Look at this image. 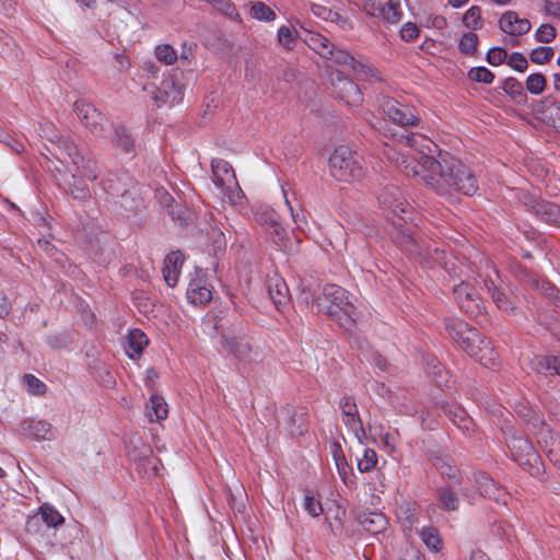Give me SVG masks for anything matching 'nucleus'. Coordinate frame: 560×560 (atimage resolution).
<instances>
[{
    "mask_svg": "<svg viewBox=\"0 0 560 560\" xmlns=\"http://www.w3.org/2000/svg\"><path fill=\"white\" fill-rule=\"evenodd\" d=\"M332 86L336 97L343 101L346 104L355 106L362 102L361 90L354 81L338 75Z\"/></svg>",
    "mask_w": 560,
    "mask_h": 560,
    "instance_id": "21",
    "label": "nucleus"
},
{
    "mask_svg": "<svg viewBox=\"0 0 560 560\" xmlns=\"http://www.w3.org/2000/svg\"><path fill=\"white\" fill-rule=\"evenodd\" d=\"M23 378L31 394L43 395L45 393L46 385L33 374H25Z\"/></svg>",
    "mask_w": 560,
    "mask_h": 560,
    "instance_id": "63",
    "label": "nucleus"
},
{
    "mask_svg": "<svg viewBox=\"0 0 560 560\" xmlns=\"http://www.w3.org/2000/svg\"><path fill=\"white\" fill-rule=\"evenodd\" d=\"M316 306L319 312L336 318L345 327L354 324L355 307L349 302L348 292L337 284L327 283L323 287L316 298Z\"/></svg>",
    "mask_w": 560,
    "mask_h": 560,
    "instance_id": "5",
    "label": "nucleus"
},
{
    "mask_svg": "<svg viewBox=\"0 0 560 560\" xmlns=\"http://www.w3.org/2000/svg\"><path fill=\"white\" fill-rule=\"evenodd\" d=\"M39 515H40V518L43 520V522L48 527L56 528L59 525L63 524V522H65V518L62 517V515L55 508H52L49 504H43L39 508Z\"/></svg>",
    "mask_w": 560,
    "mask_h": 560,
    "instance_id": "41",
    "label": "nucleus"
},
{
    "mask_svg": "<svg viewBox=\"0 0 560 560\" xmlns=\"http://www.w3.org/2000/svg\"><path fill=\"white\" fill-rule=\"evenodd\" d=\"M213 183L222 195L235 202L241 198L242 189L236 179L232 165L223 159H213L211 162Z\"/></svg>",
    "mask_w": 560,
    "mask_h": 560,
    "instance_id": "11",
    "label": "nucleus"
},
{
    "mask_svg": "<svg viewBox=\"0 0 560 560\" xmlns=\"http://www.w3.org/2000/svg\"><path fill=\"white\" fill-rule=\"evenodd\" d=\"M418 249L419 252H422L423 255L416 250L406 252L418 258L419 261L428 268H432L435 264H440L452 278H460L462 270L458 271L459 268L456 266V259L451 255H447L444 249L439 248L435 243L425 241L418 235Z\"/></svg>",
    "mask_w": 560,
    "mask_h": 560,
    "instance_id": "8",
    "label": "nucleus"
},
{
    "mask_svg": "<svg viewBox=\"0 0 560 560\" xmlns=\"http://www.w3.org/2000/svg\"><path fill=\"white\" fill-rule=\"evenodd\" d=\"M420 538L427 548L433 552H439L442 548V538L438 528L428 526L423 527L420 533Z\"/></svg>",
    "mask_w": 560,
    "mask_h": 560,
    "instance_id": "40",
    "label": "nucleus"
},
{
    "mask_svg": "<svg viewBox=\"0 0 560 560\" xmlns=\"http://www.w3.org/2000/svg\"><path fill=\"white\" fill-rule=\"evenodd\" d=\"M362 162L363 159L359 154L346 145H340L329 158L330 173L340 182L360 180L365 175Z\"/></svg>",
    "mask_w": 560,
    "mask_h": 560,
    "instance_id": "6",
    "label": "nucleus"
},
{
    "mask_svg": "<svg viewBox=\"0 0 560 560\" xmlns=\"http://www.w3.org/2000/svg\"><path fill=\"white\" fill-rule=\"evenodd\" d=\"M526 90L535 95L541 94L546 89V78L541 73H532L526 79Z\"/></svg>",
    "mask_w": 560,
    "mask_h": 560,
    "instance_id": "49",
    "label": "nucleus"
},
{
    "mask_svg": "<svg viewBox=\"0 0 560 560\" xmlns=\"http://www.w3.org/2000/svg\"><path fill=\"white\" fill-rule=\"evenodd\" d=\"M463 23L472 31L480 30L482 27L480 8L477 5L469 8L463 16Z\"/></svg>",
    "mask_w": 560,
    "mask_h": 560,
    "instance_id": "44",
    "label": "nucleus"
},
{
    "mask_svg": "<svg viewBox=\"0 0 560 560\" xmlns=\"http://www.w3.org/2000/svg\"><path fill=\"white\" fill-rule=\"evenodd\" d=\"M26 430L36 440H51L54 439V429L51 424L45 420H31Z\"/></svg>",
    "mask_w": 560,
    "mask_h": 560,
    "instance_id": "39",
    "label": "nucleus"
},
{
    "mask_svg": "<svg viewBox=\"0 0 560 560\" xmlns=\"http://www.w3.org/2000/svg\"><path fill=\"white\" fill-rule=\"evenodd\" d=\"M378 15L385 23L397 24L402 19V10L399 0H388L377 9Z\"/></svg>",
    "mask_w": 560,
    "mask_h": 560,
    "instance_id": "35",
    "label": "nucleus"
},
{
    "mask_svg": "<svg viewBox=\"0 0 560 560\" xmlns=\"http://www.w3.org/2000/svg\"><path fill=\"white\" fill-rule=\"evenodd\" d=\"M377 464V454L372 448H364L363 454L358 458V470L360 472L371 471Z\"/></svg>",
    "mask_w": 560,
    "mask_h": 560,
    "instance_id": "45",
    "label": "nucleus"
},
{
    "mask_svg": "<svg viewBox=\"0 0 560 560\" xmlns=\"http://www.w3.org/2000/svg\"><path fill=\"white\" fill-rule=\"evenodd\" d=\"M304 509L313 517H317L323 513L322 503L310 493H306L304 497Z\"/></svg>",
    "mask_w": 560,
    "mask_h": 560,
    "instance_id": "64",
    "label": "nucleus"
},
{
    "mask_svg": "<svg viewBox=\"0 0 560 560\" xmlns=\"http://www.w3.org/2000/svg\"><path fill=\"white\" fill-rule=\"evenodd\" d=\"M252 15L259 21L270 22L276 19L275 11L264 2H255L252 5Z\"/></svg>",
    "mask_w": 560,
    "mask_h": 560,
    "instance_id": "50",
    "label": "nucleus"
},
{
    "mask_svg": "<svg viewBox=\"0 0 560 560\" xmlns=\"http://www.w3.org/2000/svg\"><path fill=\"white\" fill-rule=\"evenodd\" d=\"M395 160L407 176L419 177L440 196L452 197L454 192L472 196L478 190L470 168L447 153L440 154V160L427 158L422 166L406 154L399 153Z\"/></svg>",
    "mask_w": 560,
    "mask_h": 560,
    "instance_id": "1",
    "label": "nucleus"
},
{
    "mask_svg": "<svg viewBox=\"0 0 560 560\" xmlns=\"http://www.w3.org/2000/svg\"><path fill=\"white\" fill-rule=\"evenodd\" d=\"M136 179L128 173H108L100 183L103 191L106 194L107 199L113 201L117 198L128 186L132 185Z\"/></svg>",
    "mask_w": 560,
    "mask_h": 560,
    "instance_id": "20",
    "label": "nucleus"
},
{
    "mask_svg": "<svg viewBox=\"0 0 560 560\" xmlns=\"http://www.w3.org/2000/svg\"><path fill=\"white\" fill-rule=\"evenodd\" d=\"M395 160L407 176L419 177L440 196L452 197L454 192L472 196L478 190L470 168L447 153L440 154V160L427 158L422 166L406 154L399 153Z\"/></svg>",
    "mask_w": 560,
    "mask_h": 560,
    "instance_id": "2",
    "label": "nucleus"
},
{
    "mask_svg": "<svg viewBox=\"0 0 560 560\" xmlns=\"http://www.w3.org/2000/svg\"><path fill=\"white\" fill-rule=\"evenodd\" d=\"M511 272L517 280L526 284H529L536 290L538 289L542 281V279H539V277L536 273L528 270L525 266L521 265L517 261L511 265Z\"/></svg>",
    "mask_w": 560,
    "mask_h": 560,
    "instance_id": "38",
    "label": "nucleus"
},
{
    "mask_svg": "<svg viewBox=\"0 0 560 560\" xmlns=\"http://www.w3.org/2000/svg\"><path fill=\"white\" fill-rule=\"evenodd\" d=\"M436 499L441 509L456 511L459 506V498L450 485L436 489Z\"/></svg>",
    "mask_w": 560,
    "mask_h": 560,
    "instance_id": "34",
    "label": "nucleus"
},
{
    "mask_svg": "<svg viewBox=\"0 0 560 560\" xmlns=\"http://www.w3.org/2000/svg\"><path fill=\"white\" fill-rule=\"evenodd\" d=\"M351 70L355 73L358 80L368 82L382 80L380 71L374 66L361 60H355Z\"/></svg>",
    "mask_w": 560,
    "mask_h": 560,
    "instance_id": "37",
    "label": "nucleus"
},
{
    "mask_svg": "<svg viewBox=\"0 0 560 560\" xmlns=\"http://www.w3.org/2000/svg\"><path fill=\"white\" fill-rule=\"evenodd\" d=\"M556 28L551 24H541L535 33V38L539 43L548 44L556 38Z\"/></svg>",
    "mask_w": 560,
    "mask_h": 560,
    "instance_id": "59",
    "label": "nucleus"
},
{
    "mask_svg": "<svg viewBox=\"0 0 560 560\" xmlns=\"http://www.w3.org/2000/svg\"><path fill=\"white\" fill-rule=\"evenodd\" d=\"M223 348L240 361L247 360L252 351L249 342L240 337L225 338Z\"/></svg>",
    "mask_w": 560,
    "mask_h": 560,
    "instance_id": "30",
    "label": "nucleus"
},
{
    "mask_svg": "<svg viewBox=\"0 0 560 560\" xmlns=\"http://www.w3.org/2000/svg\"><path fill=\"white\" fill-rule=\"evenodd\" d=\"M537 290L551 300L556 305L560 306V290L550 282L542 280Z\"/></svg>",
    "mask_w": 560,
    "mask_h": 560,
    "instance_id": "62",
    "label": "nucleus"
},
{
    "mask_svg": "<svg viewBox=\"0 0 560 560\" xmlns=\"http://www.w3.org/2000/svg\"><path fill=\"white\" fill-rule=\"evenodd\" d=\"M39 136L47 139L59 149L61 156H57L62 163H66V156L79 150L69 138L60 135L50 122H40L38 128Z\"/></svg>",
    "mask_w": 560,
    "mask_h": 560,
    "instance_id": "19",
    "label": "nucleus"
},
{
    "mask_svg": "<svg viewBox=\"0 0 560 560\" xmlns=\"http://www.w3.org/2000/svg\"><path fill=\"white\" fill-rule=\"evenodd\" d=\"M112 202L114 210L118 214L122 217L135 214L143 206L142 186L135 180L132 185L128 186V188Z\"/></svg>",
    "mask_w": 560,
    "mask_h": 560,
    "instance_id": "16",
    "label": "nucleus"
},
{
    "mask_svg": "<svg viewBox=\"0 0 560 560\" xmlns=\"http://www.w3.org/2000/svg\"><path fill=\"white\" fill-rule=\"evenodd\" d=\"M398 141L400 144L404 143L410 149H413L419 154V158H417L410 155L409 153H406V155L415 159L417 163L420 164L421 166L424 163V160H427V158L434 159L433 154L438 151V145L432 140H430L429 138L424 137L421 133L410 132L401 135ZM399 153L405 154V152H400L395 149H389L386 152L388 159L392 160L405 173V170L401 166H399L395 160L399 155Z\"/></svg>",
    "mask_w": 560,
    "mask_h": 560,
    "instance_id": "10",
    "label": "nucleus"
},
{
    "mask_svg": "<svg viewBox=\"0 0 560 560\" xmlns=\"http://www.w3.org/2000/svg\"><path fill=\"white\" fill-rule=\"evenodd\" d=\"M438 467L440 472L443 476H445L448 480H451L453 483L457 485L460 482L462 478L459 475V470L455 465L446 460H441V463L438 464Z\"/></svg>",
    "mask_w": 560,
    "mask_h": 560,
    "instance_id": "58",
    "label": "nucleus"
},
{
    "mask_svg": "<svg viewBox=\"0 0 560 560\" xmlns=\"http://www.w3.org/2000/svg\"><path fill=\"white\" fill-rule=\"evenodd\" d=\"M378 203L384 211L385 230L393 242L402 250H416L423 255L418 249V229L402 215L408 210L400 189L394 185L385 187L378 196Z\"/></svg>",
    "mask_w": 560,
    "mask_h": 560,
    "instance_id": "3",
    "label": "nucleus"
},
{
    "mask_svg": "<svg viewBox=\"0 0 560 560\" xmlns=\"http://www.w3.org/2000/svg\"><path fill=\"white\" fill-rule=\"evenodd\" d=\"M559 357L556 355H535L530 361V368L537 374L544 376L555 375Z\"/></svg>",
    "mask_w": 560,
    "mask_h": 560,
    "instance_id": "32",
    "label": "nucleus"
},
{
    "mask_svg": "<svg viewBox=\"0 0 560 560\" xmlns=\"http://www.w3.org/2000/svg\"><path fill=\"white\" fill-rule=\"evenodd\" d=\"M149 339L140 329H132L128 335V342L126 346V353L129 358L135 359L139 357L144 348L148 346Z\"/></svg>",
    "mask_w": 560,
    "mask_h": 560,
    "instance_id": "33",
    "label": "nucleus"
},
{
    "mask_svg": "<svg viewBox=\"0 0 560 560\" xmlns=\"http://www.w3.org/2000/svg\"><path fill=\"white\" fill-rule=\"evenodd\" d=\"M144 91L152 94V98L159 107L167 103H178L183 100V89L172 78L164 79L160 86L145 85Z\"/></svg>",
    "mask_w": 560,
    "mask_h": 560,
    "instance_id": "18",
    "label": "nucleus"
},
{
    "mask_svg": "<svg viewBox=\"0 0 560 560\" xmlns=\"http://www.w3.org/2000/svg\"><path fill=\"white\" fill-rule=\"evenodd\" d=\"M46 343L52 349H62L71 343V338L67 332L52 334L46 337Z\"/></svg>",
    "mask_w": 560,
    "mask_h": 560,
    "instance_id": "60",
    "label": "nucleus"
},
{
    "mask_svg": "<svg viewBox=\"0 0 560 560\" xmlns=\"http://www.w3.org/2000/svg\"><path fill=\"white\" fill-rule=\"evenodd\" d=\"M454 300L462 312L470 317L485 316L486 306L478 290L469 282L460 280L453 284Z\"/></svg>",
    "mask_w": 560,
    "mask_h": 560,
    "instance_id": "12",
    "label": "nucleus"
},
{
    "mask_svg": "<svg viewBox=\"0 0 560 560\" xmlns=\"http://www.w3.org/2000/svg\"><path fill=\"white\" fill-rule=\"evenodd\" d=\"M155 57L165 65H173L177 60L176 50L167 44L158 45L155 48Z\"/></svg>",
    "mask_w": 560,
    "mask_h": 560,
    "instance_id": "51",
    "label": "nucleus"
},
{
    "mask_svg": "<svg viewBox=\"0 0 560 560\" xmlns=\"http://www.w3.org/2000/svg\"><path fill=\"white\" fill-rule=\"evenodd\" d=\"M444 327L454 342H456L469 357L479 361L485 338L476 328L470 327L459 318H445Z\"/></svg>",
    "mask_w": 560,
    "mask_h": 560,
    "instance_id": "7",
    "label": "nucleus"
},
{
    "mask_svg": "<svg viewBox=\"0 0 560 560\" xmlns=\"http://www.w3.org/2000/svg\"><path fill=\"white\" fill-rule=\"evenodd\" d=\"M498 281H500V275L495 267H491V271L483 278V284L490 294L495 306L509 315L517 314V306L515 301L509 298L501 289L498 288Z\"/></svg>",
    "mask_w": 560,
    "mask_h": 560,
    "instance_id": "15",
    "label": "nucleus"
},
{
    "mask_svg": "<svg viewBox=\"0 0 560 560\" xmlns=\"http://www.w3.org/2000/svg\"><path fill=\"white\" fill-rule=\"evenodd\" d=\"M398 518L401 521L406 529H411L418 523L417 510L413 506H400L397 512Z\"/></svg>",
    "mask_w": 560,
    "mask_h": 560,
    "instance_id": "47",
    "label": "nucleus"
},
{
    "mask_svg": "<svg viewBox=\"0 0 560 560\" xmlns=\"http://www.w3.org/2000/svg\"><path fill=\"white\" fill-rule=\"evenodd\" d=\"M506 446L511 458L517 463L523 470L528 471L533 476L540 472V456L537 454L528 439L522 435L512 434L506 439Z\"/></svg>",
    "mask_w": 560,
    "mask_h": 560,
    "instance_id": "9",
    "label": "nucleus"
},
{
    "mask_svg": "<svg viewBox=\"0 0 560 560\" xmlns=\"http://www.w3.org/2000/svg\"><path fill=\"white\" fill-rule=\"evenodd\" d=\"M381 108L389 120L401 127L418 126L420 122V117L411 106L401 104L393 97H384Z\"/></svg>",
    "mask_w": 560,
    "mask_h": 560,
    "instance_id": "14",
    "label": "nucleus"
},
{
    "mask_svg": "<svg viewBox=\"0 0 560 560\" xmlns=\"http://www.w3.org/2000/svg\"><path fill=\"white\" fill-rule=\"evenodd\" d=\"M339 408L341 410L342 422L345 425L354 433L358 442L361 445H364L366 434L354 398L351 396L342 397L339 401Z\"/></svg>",
    "mask_w": 560,
    "mask_h": 560,
    "instance_id": "17",
    "label": "nucleus"
},
{
    "mask_svg": "<svg viewBox=\"0 0 560 560\" xmlns=\"http://www.w3.org/2000/svg\"><path fill=\"white\" fill-rule=\"evenodd\" d=\"M267 291L270 300L278 310L289 303V288L285 281L278 275L270 276L267 280Z\"/></svg>",
    "mask_w": 560,
    "mask_h": 560,
    "instance_id": "24",
    "label": "nucleus"
},
{
    "mask_svg": "<svg viewBox=\"0 0 560 560\" xmlns=\"http://www.w3.org/2000/svg\"><path fill=\"white\" fill-rule=\"evenodd\" d=\"M104 116L97 110V116L89 115L82 122L92 133L103 136L104 130Z\"/></svg>",
    "mask_w": 560,
    "mask_h": 560,
    "instance_id": "56",
    "label": "nucleus"
},
{
    "mask_svg": "<svg viewBox=\"0 0 560 560\" xmlns=\"http://www.w3.org/2000/svg\"><path fill=\"white\" fill-rule=\"evenodd\" d=\"M552 57H553V48L547 47V46H540V47L534 48L529 54L530 60L537 65H544V63L548 62Z\"/></svg>",
    "mask_w": 560,
    "mask_h": 560,
    "instance_id": "55",
    "label": "nucleus"
},
{
    "mask_svg": "<svg viewBox=\"0 0 560 560\" xmlns=\"http://www.w3.org/2000/svg\"><path fill=\"white\" fill-rule=\"evenodd\" d=\"M475 483L482 497L506 504L508 493L485 472L475 474Z\"/></svg>",
    "mask_w": 560,
    "mask_h": 560,
    "instance_id": "22",
    "label": "nucleus"
},
{
    "mask_svg": "<svg viewBox=\"0 0 560 560\" xmlns=\"http://www.w3.org/2000/svg\"><path fill=\"white\" fill-rule=\"evenodd\" d=\"M183 264L184 257L179 250L172 252L165 257L163 277L168 287L173 288L177 284Z\"/></svg>",
    "mask_w": 560,
    "mask_h": 560,
    "instance_id": "26",
    "label": "nucleus"
},
{
    "mask_svg": "<svg viewBox=\"0 0 560 560\" xmlns=\"http://www.w3.org/2000/svg\"><path fill=\"white\" fill-rule=\"evenodd\" d=\"M112 143L116 150L129 158L137 153L135 139L125 126L115 127Z\"/></svg>",
    "mask_w": 560,
    "mask_h": 560,
    "instance_id": "25",
    "label": "nucleus"
},
{
    "mask_svg": "<svg viewBox=\"0 0 560 560\" xmlns=\"http://www.w3.org/2000/svg\"><path fill=\"white\" fill-rule=\"evenodd\" d=\"M74 112L81 122H83L89 115L97 116V109L85 101H77L74 103Z\"/></svg>",
    "mask_w": 560,
    "mask_h": 560,
    "instance_id": "61",
    "label": "nucleus"
},
{
    "mask_svg": "<svg viewBox=\"0 0 560 560\" xmlns=\"http://www.w3.org/2000/svg\"><path fill=\"white\" fill-rule=\"evenodd\" d=\"M480 354L478 362L483 366L493 369L499 365V354L486 338Z\"/></svg>",
    "mask_w": 560,
    "mask_h": 560,
    "instance_id": "42",
    "label": "nucleus"
},
{
    "mask_svg": "<svg viewBox=\"0 0 560 560\" xmlns=\"http://www.w3.org/2000/svg\"><path fill=\"white\" fill-rule=\"evenodd\" d=\"M358 522L364 530L377 535L386 530L388 521L381 512H362L358 515Z\"/></svg>",
    "mask_w": 560,
    "mask_h": 560,
    "instance_id": "28",
    "label": "nucleus"
},
{
    "mask_svg": "<svg viewBox=\"0 0 560 560\" xmlns=\"http://www.w3.org/2000/svg\"><path fill=\"white\" fill-rule=\"evenodd\" d=\"M500 30L511 36H521L530 31V22L527 19H521L514 11H506L499 20Z\"/></svg>",
    "mask_w": 560,
    "mask_h": 560,
    "instance_id": "23",
    "label": "nucleus"
},
{
    "mask_svg": "<svg viewBox=\"0 0 560 560\" xmlns=\"http://www.w3.org/2000/svg\"><path fill=\"white\" fill-rule=\"evenodd\" d=\"M168 409L165 399L158 395H151L147 402V416L150 422H159L167 418Z\"/></svg>",
    "mask_w": 560,
    "mask_h": 560,
    "instance_id": "29",
    "label": "nucleus"
},
{
    "mask_svg": "<svg viewBox=\"0 0 560 560\" xmlns=\"http://www.w3.org/2000/svg\"><path fill=\"white\" fill-rule=\"evenodd\" d=\"M295 34L296 32L291 27L285 25L281 26L277 34L279 44L288 50L292 49L296 43Z\"/></svg>",
    "mask_w": 560,
    "mask_h": 560,
    "instance_id": "52",
    "label": "nucleus"
},
{
    "mask_svg": "<svg viewBox=\"0 0 560 560\" xmlns=\"http://www.w3.org/2000/svg\"><path fill=\"white\" fill-rule=\"evenodd\" d=\"M295 410L291 406L282 407L277 413V422L280 428H283L291 436L302 435L305 428L300 422L298 423Z\"/></svg>",
    "mask_w": 560,
    "mask_h": 560,
    "instance_id": "27",
    "label": "nucleus"
},
{
    "mask_svg": "<svg viewBox=\"0 0 560 560\" xmlns=\"http://www.w3.org/2000/svg\"><path fill=\"white\" fill-rule=\"evenodd\" d=\"M468 78L475 82L490 84L494 80V74L486 67H475L469 70Z\"/></svg>",
    "mask_w": 560,
    "mask_h": 560,
    "instance_id": "53",
    "label": "nucleus"
},
{
    "mask_svg": "<svg viewBox=\"0 0 560 560\" xmlns=\"http://www.w3.org/2000/svg\"><path fill=\"white\" fill-rule=\"evenodd\" d=\"M196 289L187 290V299L194 305H205L212 300V292L207 284L195 291Z\"/></svg>",
    "mask_w": 560,
    "mask_h": 560,
    "instance_id": "43",
    "label": "nucleus"
},
{
    "mask_svg": "<svg viewBox=\"0 0 560 560\" xmlns=\"http://www.w3.org/2000/svg\"><path fill=\"white\" fill-rule=\"evenodd\" d=\"M517 197L526 210L533 212L541 221L551 225L560 226L559 205L551 201L540 200L526 191H518Z\"/></svg>",
    "mask_w": 560,
    "mask_h": 560,
    "instance_id": "13",
    "label": "nucleus"
},
{
    "mask_svg": "<svg viewBox=\"0 0 560 560\" xmlns=\"http://www.w3.org/2000/svg\"><path fill=\"white\" fill-rule=\"evenodd\" d=\"M305 44L323 58L331 55L332 43L319 33H308L304 38Z\"/></svg>",
    "mask_w": 560,
    "mask_h": 560,
    "instance_id": "31",
    "label": "nucleus"
},
{
    "mask_svg": "<svg viewBox=\"0 0 560 560\" xmlns=\"http://www.w3.org/2000/svg\"><path fill=\"white\" fill-rule=\"evenodd\" d=\"M501 89L517 104L525 103L527 100L523 84L515 78L511 77L503 80Z\"/></svg>",
    "mask_w": 560,
    "mask_h": 560,
    "instance_id": "36",
    "label": "nucleus"
},
{
    "mask_svg": "<svg viewBox=\"0 0 560 560\" xmlns=\"http://www.w3.org/2000/svg\"><path fill=\"white\" fill-rule=\"evenodd\" d=\"M327 59L340 66H348L351 69L357 60L349 51L342 48H336L335 45H332L331 55H329Z\"/></svg>",
    "mask_w": 560,
    "mask_h": 560,
    "instance_id": "48",
    "label": "nucleus"
},
{
    "mask_svg": "<svg viewBox=\"0 0 560 560\" xmlns=\"http://www.w3.org/2000/svg\"><path fill=\"white\" fill-rule=\"evenodd\" d=\"M448 417L451 421L462 430H467L470 423V419L466 411L460 407H453L448 410Z\"/></svg>",
    "mask_w": 560,
    "mask_h": 560,
    "instance_id": "54",
    "label": "nucleus"
},
{
    "mask_svg": "<svg viewBox=\"0 0 560 560\" xmlns=\"http://www.w3.org/2000/svg\"><path fill=\"white\" fill-rule=\"evenodd\" d=\"M104 116L97 110V116L89 115L82 122L92 133L103 136L104 130Z\"/></svg>",
    "mask_w": 560,
    "mask_h": 560,
    "instance_id": "57",
    "label": "nucleus"
},
{
    "mask_svg": "<svg viewBox=\"0 0 560 560\" xmlns=\"http://www.w3.org/2000/svg\"><path fill=\"white\" fill-rule=\"evenodd\" d=\"M66 158L70 160V164H67L70 174V178L66 179L67 194L77 200H88L92 196L88 182H94L100 174L97 162L83 155L80 150Z\"/></svg>",
    "mask_w": 560,
    "mask_h": 560,
    "instance_id": "4",
    "label": "nucleus"
},
{
    "mask_svg": "<svg viewBox=\"0 0 560 560\" xmlns=\"http://www.w3.org/2000/svg\"><path fill=\"white\" fill-rule=\"evenodd\" d=\"M478 45V35L469 32L465 33L458 44V49L463 55L471 56L476 52Z\"/></svg>",
    "mask_w": 560,
    "mask_h": 560,
    "instance_id": "46",
    "label": "nucleus"
}]
</instances>
